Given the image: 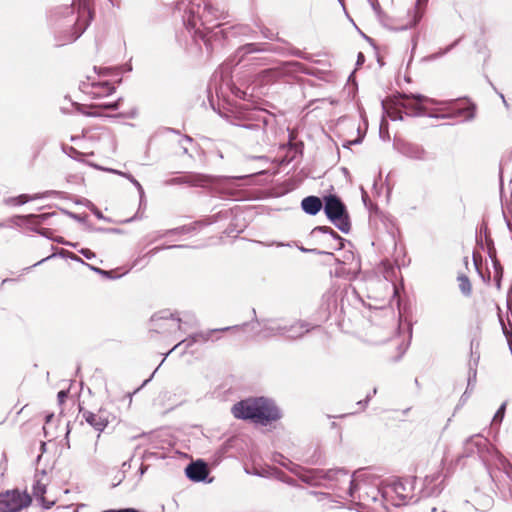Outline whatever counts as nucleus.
I'll return each mask as SVG.
<instances>
[{
  "label": "nucleus",
  "mask_w": 512,
  "mask_h": 512,
  "mask_svg": "<svg viewBox=\"0 0 512 512\" xmlns=\"http://www.w3.org/2000/svg\"><path fill=\"white\" fill-rule=\"evenodd\" d=\"M500 97L502 98V100H503L504 104L507 106V103H506V100H505V98H504V95H503V94H500Z\"/></svg>",
  "instance_id": "obj_45"
},
{
  "label": "nucleus",
  "mask_w": 512,
  "mask_h": 512,
  "mask_svg": "<svg viewBox=\"0 0 512 512\" xmlns=\"http://www.w3.org/2000/svg\"><path fill=\"white\" fill-rule=\"evenodd\" d=\"M477 453L484 463L495 465L498 469L503 470L509 477L511 464L508 460L495 448L488 446V440L481 435L469 437L464 442V456L468 457Z\"/></svg>",
  "instance_id": "obj_3"
},
{
  "label": "nucleus",
  "mask_w": 512,
  "mask_h": 512,
  "mask_svg": "<svg viewBox=\"0 0 512 512\" xmlns=\"http://www.w3.org/2000/svg\"><path fill=\"white\" fill-rule=\"evenodd\" d=\"M183 150L185 153H187L188 149L186 147H183Z\"/></svg>",
  "instance_id": "obj_50"
},
{
  "label": "nucleus",
  "mask_w": 512,
  "mask_h": 512,
  "mask_svg": "<svg viewBox=\"0 0 512 512\" xmlns=\"http://www.w3.org/2000/svg\"><path fill=\"white\" fill-rule=\"evenodd\" d=\"M232 414L238 419H249L262 425H267L280 417L274 403L265 398L242 400L232 407Z\"/></svg>",
  "instance_id": "obj_2"
},
{
  "label": "nucleus",
  "mask_w": 512,
  "mask_h": 512,
  "mask_svg": "<svg viewBox=\"0 0 512 512\" xmlns=\"http://www.w3.org/2000/svg\"><path fill=\"white\" fill-rule=\"evenodd\" d=\"M66 397H67V392H66V391H63V390H62V391L58 392V398H59V400H60L61 402H62V401H63V399H64V398H66Z\"/></svg>",
  "instance_id": "obj_38"
},
{
  "label": "nucleus",
  "mask_w": 512,
  "mask_h": 512,
  "mask_svg": "<svg viewBox=\"0 0 512 512\" xmlns=\"http://www.w3.org/2000/svg\"><path fill=\"white\" fill-rule=\"evenodd\" d=\"M458 116H463L465 119H471L474 116L473 109L470 107L460 108L457 110Z\"/></svg>",
  "instance_id": "obj_31"
},
{
  "label": "nucleus",
  "mask_w": 512,
  "mask_h": 512,
  "mask_svg": "<svg viewBox=\"0 0 512 512\" xmlns=\"http://www.w3.org/2000/svg\"><path fill=\"white\" fill-rule=\"evenodd\" d=\"M505 403H503L500 408L497 410V412L495 413L494 417H493V423H497V422H501L503 417H504V412H505Z\"/></svg>",
  "instance_id": "obj_32"
},
{
  "label": "nucleus",
  "mask_w": 512,
  "mask_h": 512,
  "mask_svg": "<svg viewBox=\"0 0 512 512\" xmlns=\"http://www.w3.org/2000/svg\"><path fill=\"white\" fill-rule=\"evenodd\" d=\"M216 13L217 11L205 0H199L198 3H191L186 8L183 21L188 29L201 33L202 27L205 30L218 27V24H213L217 18Z\"/></svg>",
  "instance_id": "obj_5"
},
{
  "label": "nucleus",
  "mask_w": 512,
  "mask_h": 512,
  "mask_svg": "<svg viewBox=\"0 0 512 512\" xmlns=\"http://www.w3.org/2000/svg\"><path fill=\"white\" fill-rule=\"evenodd\" d=\"M53 504V502L49 503V505L45 506L46 508H50V506Z\"/></svg>",
  "instance_id": "obj_49"
},
{
  "label": "nucleus",
  "mask_w": 512,
  "mask_h": 512,
  "mask_svg": "<svg viewBox=\"0 0 512 512\" xmlns=\"http://www.w3.org/2000/svg\"><path fill=\"white\" fill-rule=\"evenodd\" d=\"M186 476L195 482L203 481L208 475V469L204 462L197 461L186 467Z\"/></svg>",
  "instance_id": "obj_17"
},
{
  "label": "nucleus",
  "mask_w": 512,
  "mask_h": 512,
  "mask_svg": "<svg viewBox=\"0 0 512 512\" xmlns=\"http://www.w3.org/2000/svg\"><path fill=\"white\" fill-rule=\"evenodd\" d=\"M381 493L382 498L394 505L401 506L412 497L411 487L407 482L402 480H394L389 484L384 485L381 489H372L371 499L376 500L377 495Z\"/></svg>",
  "instance_id": "obj_6"
},
{
  "label": "nucleus",
  "mask_w": 512,
  "mask_h": 512,
  "mask_svg": "<svg viewBox=\"0 0 512 512\" xmlns=\"http://www.w3.org/2000/svg\"><path fill=\"white\" fill-rule=\"evenodd\" d=\"M428 101L430 100L421 94H403L400 95L399 99L397 100V104L405 109H410L415 113H419L422 110L421 104Z\"/></svg>",
  "instance_id": "obj_12"
},
{
  "label": "nucleus",
  "mask_w": 512,
  "mask_h": 512,
  "mask_svg": "<svg viewBox=\"0 0 512 512\" xmlns=\"http://www.w3.org/2000/svg\"><path fill=\"white\" fill-rule=\"evenodd\" d=\"M399 151L406 157L414 160H426L428 158V153L426 150L414 143H402L399 146Z\"/></svg>",
  "instance_id": "obj_14"
},
{
  "label": "nucleus",
  "mask_w": 512,
  "mask_h": 512,
  "mask_svg": "<svg viewBox=\"0 0 512 512\" xmlns=\"http://www.w3.org/2000/svg\"><path fill=\"white\" fill-rule=\"evenodd\" d=\"M80 89L92 98H102L114 92V86L108 81H96L95 77L87 76L86 81H81Z\"/></svg>",
  "instance_id": "obj_10"
},
{
  "label": "nucleus",
  "mask_w": 512,
  "mask_h": 512,
  "mask_svg": "<svg viewBox=\"0 0 512 512\" xmlns=\"http://www.w3.org/2000/svg\"><path fill=\"white\" fill-rule=\"evenodd\" d=\"M185 231H186V229L184 227L176 228V229H172V230H167L165 232L156 231V232L148 234L146 236V239L148 241V244H152V243L158 241L159 239L163 238L167 234H170V233H178L179 234V233H184Z\"/></svg>",
  "instance_id": "obj_23"
},
{
  "label": "nucleus",
  "mask_w": 512,
  "mask_h": 512,
  "mask_svg": "<svg viewBox=\"0 0 512 512\" xmlns=\"http://www.w3.org/2000/svg\"><path fill=\"white\" fill-rule=\"evenodd\" d=\"M315 231H320L322 233L329 234L333 238V240L337 242L336 248H343V238L339 236L332 228L327 226H319L315 228Z\"/></svg>",
  "instance_id": "obj_25"
},
{
  "label": "nucleus",
  "mask_w": 512,
  "mask_h": 512,
  "mask_svg": "<svg viewBox=\"0 0 512 512\" xmlns=\"http://www.w3.org/2000/svg\"><path fill=\"white\" fill-rule=\"evenodd\" d=\"M93 213L98 219H103V215L98 209H93Z\"/></svg>",
  "instance_id": "obj_40"
},
{
  "label": "nucleus",
  "mask_w": 512,
  "mask_h": 512,
  "mask_svg": "<svg viewBox=\"0 0 512 512\" xmlns=\"http://www.w3.org/2000/svg\"><path fill=\"white\" fill-rule=\"evenodd\" d=\"M324 211L327 218L343 233L350 231V222L346 208L335 195L325 197Z\"/></svg>",
  "instance_id": "obj_8"
},
{
  "label": "nucleus",
  "mask_w": 512,
  "mask_h": 512,
  "mask_svg": "<svg viewBox=\"0 0 512 512\" xmlns=\"http://www.w3.org/2000/svg\"><path fill=\"white\" fill-rule=\"evenodd\" d=\"M244 176L239 177H218L213 178L208 175L199 174V173H186L182 176L175 177L166 182L168 185H179V184H187L189 186L196 187H206L210 184L217 183L224 187L232 184L235 180L243 179Z\"/></svg>",
  "instance_id": "obj_7"
},
{
  "label": "nucleus",
  "mask_w": 512,
  "mask_h": 512,
  "mask_svg": "<svg viewBox=\"0 0 512 512\" xmlns=\"http://www.w3.org/2000/svg\"><path fill=\"white\" fill-rule=\"evenodd\" d=\"M284 336L289 339H297L302 337L304 334L309 332L312 329V326L304 321L294 322L293 324L287 325L284 324Z\"/></svg>",
  "instance_id": "obj_16"
},
{
  "label": "nucleus",
  "mask_w": 512,
  "mask_h": 512,
  "mask_svg": "<svg viewBox=\"0 0 512 512\" xmlns=\"http://www.w3.org/2000/svg\"><path fill=\"white\" fill-rule=\"evenodd\" d=\"M103 512H140L134 508H125V509H118V510H114V509H109V510H104Z\"/></svg>",
  "instance_id": "obj_35"
},
{
  "label": "nucleus",
  "mask_w": 512,
  "mask_h": 512,
  "mask_svg": "<svg viewBox=\"0 0 512 512\" xmlns=\"http://www.w3.org/2000/svg\"><path fill=\"white\" fill-rule=\"evenodd\" d=\"M80 253L87 259L91 260L96 257L95 253L89 249H81Z\"/></svg>",
  "instance_id": "obj_34"
},
{
  "label": "nucleus",
  "mask_w": 512,
  "mask_h": 512,
  "mask_svg": "<svg viewBox=\"0 0 512 512\" xmlns=\"http://www.w3.org/2000/svg\"><path fill=\"white\" fill-rule=\"evenodd\" d=\"M48 232H49V230H48V229H42L41 231H39V233H40L41 235H44V236H48Z\"/></svg>",
  "instance_id": "obj_42"
},
{
  "label": "nucleus",
  "mask_w": 512,
  "mask_h": 512,
  "mask_svg": "<svg viewBox=\"0 0 512 512\" xmlns=\"http://www.w3.org/2000/svg\"><path fill=\"white\" fill-rule=\"evenodd\" d=\"M53 216H55V213H43L39 215L30 214L27 216V219H29L30 223L34 225H40Z\"/></svg>",
  "instance_id": "obj_26"
},
{
  "label": "nucleus",
  "mask_w": 512,
  "mask_h": 512,
  "mask_svg": "<svg viewBox=\"0 0 512 512\" xmlns=\"http://www.w3.org/2000/svg\"><path fill=\"white\" fill-rule=\"evenodd\" d=\"M109 171L112 172V173L118 174V175H120L122 177H125L126 179H128L130 181V183H132L135 186V188L138 190L140 206H142L145 203V192H144V189H143L142 185L138 182V180H136L129 173H125V172H122V171H119V170H115V169H109Z\"/></svg>",
  "instance_id": "obj_21"
},
{
  "label": "nucleus",
  "mask_w": 512,
  "mask_h": 512,
  "mask_svg": "<svg viewBox=\"0 0 512 512\" xmlns=\"http://www.w3.org/2000/svg\"><path fill=\"white\" fill-rule=\"evenodd\" d=\"M44 194H34V195H27L22 194L17 197H12L6 200V203L9 205H23L27 202L43 198Z\"/></svg>",
  "instance_id": "obj_22"
},
{
  "label": "nucleus",
  "mask_w": 512,
  "mask_h": 512,
  "mask_svg": "<svg viewBox=\"0 0 512 512\" xmlns=\"http://www.w3.org/2000/svg\"><path fill=\"white\" fill-rule=\"evenodd\" d=\"M83 417L99 433L104 431L108 425V420L100 413L86 411L83 413Z\"/></svg>",
  "instance_id": "obj_19"
},
{
  "label": "nucleus",
  "mask_w": 512,
  "mask_h": 512,
  "mask_svg": "<svg viewBox=\"0 0 512 512\" xmlns=\"http://www.w3.org/2000/svg\"><path fill=\"white\" fill-rule=\"evenodd\" d=\"M245 127L249 128V129L256 128V127L259 128V125L251 124V125H247Z\"/></svg>",
  "instance_id": "obj_43"
},
{
  "label": "nucleus",
  "mask_w": 512,
  "mask_h": 512,
  "mask_svg": "<svg viewBox=\"0 0 512 512\" xmlns=\"http://www.w3.org/2000/svg\"><path fill=\"white\" fill-rule=\"evenodd\" d=\"M139 259H136L135 262H134V266L137 265Z\"/></svg>",
  "instance_id": "obj_51"
},
{
  "label": "nucleus",
  "mask_w": 512,
  "mask_h": 512,
  "mask_svg": "<svg viewBox=\"0 0 512 512\" xmlns=\"http://www.w3.org/2000/svg\"><path fill=\"white\" fill-rule=\"evenodd\" d=\"M45 492H46L45 484H42L41 482L38 481L33 486V494H34V496L37 497V498H41L42 502H44L43 495L45 494Z\"/></svg>",
  "instance_id": "obj_28"
},
{
  "label": "nucleus",
  "mask_w": 512,
  "mask_h": 512,
  "mask_svg": "<svg viewBox=\"0 0 512 512\" xmlns=\"http://www.w3.org/2000/svg\"><path fill=\"white\" fill-rule=\"evenodd\" d=\"M184 140H185L186 142H192V138H191V137H189V136H185V137H184Z\"/></svg>",
  "instance_id": "obj_44"
},
{
  "label": "nucleus",
  "mask_w": 512,
  "mask_h": 512,
  "mask_svg": "<svg viewBox=\"0 0 512 512\" xmlns=\"http://www.w3.org/2000/svg\"><path fill=\"white\" fill-rule=\"evenodd\" d=\"M284 324L280 323L276 320L268 321L262 330L259 332V337L261 338H271L275 336H284Z\"/></svg>",
  "instance_id": "obj_18"
},
{
  "label": "nucleus",
  "mask_w": 512,
  "mask_h": 512,
  "mask_svg": "<svg viewBox=\"0 0 512 512\" xmlns=\"http://www.w3.org/2000/svg\"><path fill=\"white\" fill-rule=\"evenodd\" d=\"M384 123H385V121L383 120V121H382V123H381V125H380V130H382V128H383V126H384Z\"/></svg>",
  "instance_id": "obj_46"
},
{
  "label": "nucleus",
  "mask_w": 512,
  "mask_h": 512,
  "mask_svg": "<svg viewBox=\"0 0 512 512\" xmlns=\"http://www.w3.org/2000/svg\"><path fill=\"white\" fill-rule=\"evenodd\" d=\"M179 346H180V345H178V344H177V345H175L173 349H170V352H173V350H174L175 348L179 347Z\"/></svg>",
  "instance_id": "obj_47"
},
{
  "label": "nucleus",
  "mask_w": 512,
  "mask_h": 512,
  "mask_svg": "<svg viewBox=\"0 0 512 512\" xmlns=\"http://www.w3.org/2000/svg\"><path fill=\"white\" fill-rule=\"evenodd\" d=\"M381 105H382V108L384 111V115L389 117L391 120H398V119L401 120L402 119V116L398 112L389 111L384 101L381 102Z\"/></svg>",
  "instance_id": "obj_30"
},
{
  "label": "nucleus",
  "mask_w": 512,
  "mask_h": 512,
  "mask_svg": "<svg viewBox=\"0 0 512 512\" xmlns=\"http://www.w3.org/2000/svg\"><path fill=\"white\" fill-rule=\"evenodd\" d=\"M65 214H67L69 217H71L72 219L76 220V221H82V218L75 214V213H72V212H69V211H65Z\"/></svg>",
  "instance_id": "obj_36"
},
{
  "label": "nucleus",
  "mask_w": 512,
  "mask_h": 512,
  "mask_svg": "<svg viewBox=\"0 0 512 512\" xmlns=\"http://www.w3.org/2000/svg\"><path fill=\"white\" fill-rule=\"evenodd\" d=\"M480 330L478 327L470 333V358L468 362L469 368H477L480 360Z\"/></svg>",
  "instance_id": "obj_13"
},
{
  "label": "nucleus",
  "mask_w": 512,
  "mask_h": 512,
  "mask_svg": "<svg viewBox=\"0 0 512 512\" xmlns=\"http://www.w3.org/2000/svg\"><path fill=\"white\" fill-rule=\"evenodd\" d=\"M31 498L26 493L8 491L0 495V510L3 512H17L27 507Z\"/></svg>",
  "instance_id": "obj_9"
},
{
  "label": "nucleus",
  "mask_w": 512,
  "mask_h": 512,
  "mask_svg": "<svg viewBox=\"0 0 512 512\" xmlns=\"http://www.w3.org/2000/svg\"><path fill=\"white\" fill-rule=\"evenodd\" d=\"M151 323L153 330L158 333H172L181 328V319L167 312L154 315Z\"/></svg>",
  "instance_id": "obj_11"
},
{
  "label": "nucleus",
  "mask_w": 512,
  "mask_h": 512,
  "mask_svg": "<svg viewBox=\"0 0 512 512\" xmlns=\"http://www.w3.org/2000/svg\"><path fill=\"white\" fill-rule=\"evenodd\" d=\"M420 18H421V14H419L418 12H415L414 18H413V21H412L410 27H413L414 25H416L418 23V21L420 20Z\"/></svg>",
  "instance_id": "obj_37"
},
{
  "label": "nucleus",
  "mask_w": 512,
  "mask_h": 512,
  "mask_svg": "<svg viewBox=\"0 0 512 512\" xmlns=\"http://www.w3.org/2000/svg\"><path fill=\"white\" fill-rule=\"evenodd\" d=\"M477 368H469L468 385L467 389L473 388L476 382ZM468 390H466L462 397L467 396Z\"/></svg>",
  "instance_id": "obj_27"
},
{
  "label": "nucleus",
  "mask_w": 512,
  "mask_h": 512,
  "mask_svg": "<svg viewBox=\"0 0 512 512\" xmlns=\"http://www.w3.org/2000/svg\"><path fill=\"white\" fill-rule=\"evenodd\" d=\"M457 281L461 293L464 296H470L472 292V286L469 278L466 275L461 274L457 277Z\"/></svg>",
  "instance_id": "obj_24"
},
{
  "label": "nucleus",
  "mask_w": 512,
  "mask_h": 512,
  "mask_svg": "<svg viewBox=\"0 0 512 512\" xmlns=\"http://www.w3.org/2000/svg\"><path fill=\"white\" fill-rule=\"evenodd\" d=\"M361 475L354 474L348 477L344 469L316 470L313 472V479L309 481L313 485H325L330 489H341V484H348L345 494L351 498L355 497L356 490L360 489L359 479Z\"/></svg>",
  "instance_id": "obj_4"
},
{
  "label": "nucleus",
  "mask_w": 512,
  "mask_h": 512,
  "mask_svg": "<svg viewBox=\"0 0 512 512\" xmlns=\"http://www.w3.org/2000/svg\"><path fill=\"white\" fill-rule=\"evenodd\" d=\"M54 18L69 30L67 42L75 41L92 19L91 0H76L70 6H61L54 12Z\"/></svg>",
  "instance_id": "obj_1"
},
{
  "label": "nucleus",
  "mask_w": 512,
  "mask_h": 512,
  "mask_svg": "<svg viewBox=\"0 0 512 512\" xmlns=\"http://www.w3.org/2000/svg\"><path fill=\"white\" fill-rule=\"evenodd\" d=\"M262 50L263 49L258 48L257 45L253 44V43L247 44L241 48V51H243L245 54L254 53V52L262 51Z\"/></svg>",
  "instance_id": "obj_33"
},
{
  "label": "nucleus",
  "mask_w": 512,
  "mask_h": 512,
  "mask_svg": "<svg viewBox=\"0 0 512 512\" xmlns=\"http://www.w3.org/2000/svg\"><path fill=\"white\" fill-rule=\"evenodd\" d=\"M92 269H93L94 271H96L97 273L102 274V275H105V276L109 275V273H110V272H108V271H104V270H101V269H99V268H94V267H92Z\"/></svg>",
  "instance_id": "obj_39"
},
{
  "label": "nucleus",
  "mask_w": 512,
  "mask_h": 512,
  "mask_svg": "<svg viewBox=\"0 0 512 512\" xmlns=\"http://www.w3.org/2000/svg\"><path fill=\"white\" fill-rule=\"evenodd\" d=\"M239 326H232V327H224L221 329H212L207 332H200L197 334H194L187 339L181 341L178 343V345H185L186 348L192 346L196 342H207L211 339V336L213 333L220 332V331H228V330H238Z\"/></svg>",
  "instance_id": "obj_15"
},
{
  "label": "nucleus",
  "mask_w": 512,
  "mask_h": 512,
  "mask_svg": "<svg viewBox=\"0 0 512 512\" xmlns=\"http://www.w3.org/2000/svg\"><path fill=\"white\" fill-rule=\"evenodd\" d=\"M105 107L109 108V109H116L118 107V105H117V103H112V104H106Z\"/></svg>",
  "instance_id": "obj_41"
},
{
  "label": "nucleus",
  "mask_w": 512,
  "mask_h": 512,
  "mask_svg": "<svg viewBox=\"0 0 512 512\" xmlns=\"http://www.w3.org/2000/svg\"><path fill=\"white\" fill-rule=\"evenodd\" d=\"M72 259L77 260V261L80 260L77 256H73Z\"/></svg>",
  "instance_id": "obj_48"
},
{
  "label": "nucleus",
  "mask_w": 512,
  "mask_h": 512,
  "mask_svg": "<svg viewBox=\"0 0 512 512\" xmlns=\"http://www.w3.org/2000/svg\"><path fill=\"white\" fill-rule=\"evenodd\" d=\"M301 207L305 213L316 215L322 207V202L316 196H308L302 200Z\"/></svg>",
  "instance_id": "obj_20"
},
{
  "label": "nucleus",
  "mask_w": 512,
  "mask_h": 512,
  "mask_svg": "<svg viewBox=\"0 0 512 512\" xmlns=\"http://www.w3.org/2000/svg\"><path fill=\"white\" fill-rule=\"evenodd\" d=\"M183 247H184L183 245H162V246H157V247H154L153 249H151L146 255L153 256L156 253H158L159 251L164 250V249L183 248Z\"/></svg>",
  "instance_id": "obj_29"
}]
</instances>
